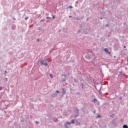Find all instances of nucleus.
I'll return each instance as SVG.
<instances>
[{
    "instance_id": "39448f33",
    "label": "nucleus",
    "mask_w": 128,
    "mask_h": 128,
    "mask_svg": "<svg viewBox=\"0 0 128 128\" xmlns=\"http://www.w3.org/2000/svg\"><path fill=\"white\" fill-rule=\"evenodd\" d=\"M70 124H72V122H66V124L70 125Z\"/></svg>"
},
{
    "instance_id": "4468645a",
    "label": "nucleus",
    "mask_w": 128,
    "mask_h": 128,
    "mask_svg": "<svg viewBox=\"0 0 128 128\" xmlns=\"http://www.w3.org/2000/svg\"><path fill=\"white\" fill-rule=\"evenodd\" d=\"M53 18H56V17L54 16H53Z\"/></svg>"
},
{
    "instance_id": "4be33fe9",
    "label": "nucleus",
    "mask_w": 128,
    "mask_h": 128,
    "mask_svg": "<svg viewBox=\"0 0 128 128\" xmlns=\"http://www.w3.org/2000/svg\"><path fill=\"white\" fill-rule=\"evenodd\" d=\"M124 48H126V46H124Z\"/></svg>"
},
{
    "instance_id": "f257e3e1",
    "label": "nucleus",
    "mask_w": 128,
    "mask_h": 128,
    "mask_svg": "<svg viewBox=\"0 0 128 128\" xmlns=\"http://www.w3.org/2000/svg\"><path fill=\"white\" fill-rule=\"evenodd\" d=\"M48 60H40V63L42 66H48Z\"/></svg>"
},
{
    "instance_id": "20e7f679",
    "label": "nucleus",
    "mask_w": 128,
    "mask_h": 128,
    "mask_svg": "<svg viewBox=\"0 0 128 128\" xmlns=\"http://www.w3.org/2000/svg\"><path fill=\"white\" fill-rule=\"evenodd\" d=\"M123 128H128V126L126 125H124Z\"/></svg>"
},
{
    "instance_id": "6ab92c4d",
    "label": "nucleus",
    "mask_w": 128,
    "mask_h": 128,
    "mask_svg": "<svg viewBox=\"0 0 128 128\" xmlns=\"http://www.w3.org/2000/svg\"><path fill=\"white\" fill-rule=\"evenodd\" d=\"M48 18V17H47V18Z\"/></svg>"
},
{
    "instance_id": "6e6552de",
    "label": "nucleus",
    "mask_w": 128,
    "mask_h": 128,
    "mask_svg": "<svg viewBox=\"0 0 128 128\" xmlns=\"http://www.w3.org/2000/svg\"><path fill=\"white\" fill-rule=\"evenodd\" d=\"M2 90V86H0V90Z\"/></svg>"
},
{
    "instance_id": "f03ea898",
    "label": "nucleus",
    "mask_w": 128,
    "mask_h": 128,
    "mask_svg": "<svg viewBox=\"0 0 128 128\" xmlns=\"http://www.w3.org/2000/svg\"><path fill=\"white\" fill-rule=\"evenodd\" d=\"M104 50L106 52H107V54H108V48H104Z\"/></svg>"
},
{
    "instance_id": "2eb2a0df",
    "label": "nucleus",
    "mask_w": 128,
    "mask_h": 128,
    "mask_svg": "<svg viewBox=\"0 0 128 128\" xmlns=\"http://www.w3.org/2000/svg\"><path fill=\"white\" fill-rule=\"evenodd\" d=\"M98 118H100V116L98 115Z\"/></svg>"
},
{
    "instance_id": "0eeeda50",
    "label": "nucleus",
    "mask_w": 128,
    "mask_h": 128,
    "mask_svg": "<svg viewBox=\"0 0 128 128\" xmlns=\"http://www.w3.org/2000/svg\"><path fill=\"white\" fill-rule=\"evenodd\" d=\"M65 128H68V125L66 124L64 125Z\"/></svg>"
},
{
    "instance_id": "9d476101",
    "label": "nucleus",
    "mask_w": 128,
    "mask_h": 128,
    "mask_svg": "<svg viewBox=\"0 0 128 128\" xmlns=\"http://www.w3.org/2000/svg\"><path fill=\"white\" fill-rule=\"evenodd\" d=\"M36 124H38V122H37V121H36Z\"/></svg>"
},
{
    "instance_id": "ddd939ff",
    "label": "nucleus",
    "mask_w": 128,
    "mask_h": 128,
    "mask_svg": "<svg viewBox=\"0 0 128 128\" xmlns=\"http://www.w3.org/2000/svg\"><path fill=\"white\" fill-rule=\"evenodd\" d=\"M56 92H58V94H60V92H59L58 90H56Z\"/></svg>"
},
{
    "instance_id": "aec40b11",
    "label": "nucleus",
    "mask_w": 128,
    "mask_h": 128,
    "mask_svg": "<svg viewBox=\"0 0 128 128\" xmlns=\"http://www.w3.org/2000/svg\"><path fill=\"white\" fill-rule=\"evenodd\" d=\"M69 18H72V16H70Z\"/></svg>"
},
{
    "instance_id": "423d86ee",
    "label": "nucleus",
    "mask_w": 128,
    "mask_h": 128,
    "mask_svg": "<svg viewBox=\"0 0 128 128\" xmlns=\"http://www.w3.org/2000/svg\"><path fill=\"white\" fill-rule=\"evenodd\" d=\"M71 124H74V120H73L71 121Z\"/></svg>"
},
{
    "instance_id": "412c9836",
    "label": "nucleus",
    "mask_w": 128,
    "mask_h": 128,
    "mask_svg": "<svg viewBox=\"0 0 128 128\" xmlns=\"http://www.w3.org/2000/svg\"><path fill=\"white\" fill-rule=\"evenodd\" d=\"M94 114H96V111L94 112Z\"/></svg>"
},
{
    "instance_id": "9b49d317",
    "label": "nucleus",
    "mask_w": 128,
    "mask_h": 128,
    "mask_svg": "<svg viewBox=\"0 0 128 128\" xmlns=\"http://www.w3.org/2000/svg\"><path fill=\"white\" fill-rule=\"evenodd\" d=\"M69 8H72V6H70Z\"/></svg>"
},
{
    "instance_id": "dca6fc26",
    "label": "nucleus",
    "mask_w": 128,
    "mask_h": 128,
    "mask_svg": "<svg viewBox=\"0 0 128 128\" xmlns=\"http://www.w3.org/2000/svg\"><path fill=\"white\" fill-rule=\"evenodd\" d=\"M96 99H94V102H96Z\"/></svg>"
},
{
    "instance_id": "5701e85b",
    "label": "nucleus",
    "mask_w": 128,
    "mask_h": 128,
    "mask_svg": "<svg viewBox=\"0 0 128 128\" xmlns=\"http://www.w3.org/2000/svg\"><path fill=\"white\" fill-rule=\"evenodd\" d=\"M127 60H128V59H127Z\"/></svg>"
},
{
    "instance_id": "1a4fd4ad",
    "label": "nucleus",
    "mask_w": 128,
    "mask_h": 128,
    "mask_svg": "<svg viewBox=\"0 0 128 128\" xmlns=\"http://www.w3.org/2000/svg\"><path fill=\"white\" fill-rule=\"evenodd\" d=\"M28 18V17H26V18H25L26 20Z\"/></svg>"
},
{
    "instance_id": "a211bd4d",
    "label": "nucleus",
    "mask_w": 128,
    "mask_h": 128,
    "mask_svg": "<svg viewBox=\"0 0 128 128\" xmlns=\"http://www.w3.org/2000/svg\"><path fill=\"white\" fill-rule=\"evenodd\" d=\"M77 112H78V110H77Z\"/></svg>"
},
{
    "instance_id": "f3484780",
    "label": "nucleus",
    "mask_w": 128,
    "mask_h": 128,
    "mask_svg": "<svg viewBox=\"0 0 128 128\" xmlns=\"http://www.w3.org/2000/svg\"><path fill=\"white\" fill-rule=\"evenodd\" d=\"M106 26H108V24H106Z\"/></svg>"
},
{
    "instance_id": "f8f14e48",
    "label": "nucleus",
    "mask_w": 128,
    "mask_h": 128,
    "mask_svg": "<svg viewBox=\"0 0 128 128\" xmlns=\"http://www.w3.org/2000/svg\"><path fill=\"white\" fill-rule=\"evenodd\" d=\"M64 90V94H66V91H64V89H62Z\"/></svg>"
},
{
    "instance_id": "7ed1b4c3",
    "label": "nucleus",
    "mask_w": 128,
    "mask_h": 128,
    "mask_svg": "<svg viewBox=\"0 0 128 128\" xmlns=\"http://www.w3.org/2000/svg\"><path fill=\"white\" fill-rule=\"evenodd\" d=\"M49 76H50V78H52L53 76H52V74H49Z\"/></svg>"
}]
</instances>
